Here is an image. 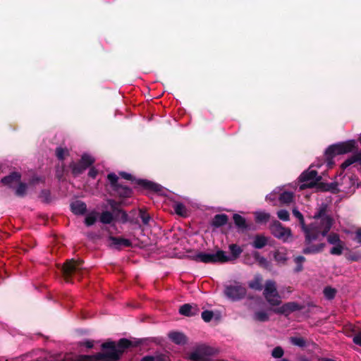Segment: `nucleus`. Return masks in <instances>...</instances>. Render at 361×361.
<instances>
[{
    "label": "nucleus",
    "mask_w": 361,
    "mask_h": 361,
    "mask_svg": "<svg viewBox=\"0 0 361 361\" xmlns=\"http://www.w3.org/2000/svg\"><path fill=\"white\" fill-rule=\"evenodd\" d=\"M326 207H322L317 214L313 217L312 222L309 226H306L302 214L297 209H293V213L300 222L302 228L305 233L306 241L310 243L313 240L319 239L320 236H325L333 224V219L326 214Z\"/></svg>",
    "instance_id": "obj_1"
},
{
    "label": "nucleus",
    "mask_w": 361,
    "mask_h": 361,
    "mask_svg": "<svg viewBox=\"0 0 361 361\" xmlns=\"http://www.w3.org/2000/svg\"><path fill=\"white\" fill-rule=\"evenodd\" d=\"M130 345V342L126 339H121L117 343L106 342L102 345V353L80 356L73 361H117Z\"/></svg>",
    "instance_id": "obj_2"
},
{
    "label": "nucleus",
    "mask_w": 361,
    "mask_h": 361,
    "mask_svg": "<svg viewBox=\"0 0 361 361\" xmlns=\"http://www.w3.org/2000/svg\"><path fill=\"white\" fill-rule=\"evenodd\" d=\"M357 149V143L355 140H350L346 142H340L330 146L325 152L327 159L328 166L330 167L332 164L331 159L339 154H347Z\"/></svg>",
    "instance_id": "obj_3"
},
{
    "label": "nucleus",
    "mask_w": 361,
    "mask_h": 361,
    "mask_svg": "<svg viewBox=\"0 0 361 361\" xmlns=\"http://www.w3.org/2000/svg\"><path fill=\"white\" fill-rule=\"evenodd\" d=\"M193 258L197 262L204 263L226 262L230 260V257L222 250L215 253L199 252Z\"/></svg>",
    "instance_id": "obj_4"
},
{
    "label": "nucleus",
    "mask_w": 361,
    "mask_h": 361,
    "mask_svg": "<svg viewBox=\"0 0 361 361\" xmlns=\"http://www.w3.org/2000/svg\"><path fill=\"white\" fill-rule=\"evenodd\" d=\"M356 181L351 179L350 177H343L342 179V183L338 187V183H331L327 185L324 188V190H329L333 192H343L346 194L352 193L355 191Z\"/></svg>",
    "instance_id": "obj_5"
},
{
    "label": "nucleus",
    "mask_w": 361,
    "mask_h": 361,
    "mask_svg": "<svg viewBox=\"0 0 361 361\" xmlns=\"http://www.w3.org/2000/svg\"><path fill=\"white\" fill-rule=\"evenodd\" d=\"M264 295L271 306L279 305L281 302L280 296L276 290V284L271 281H267L264 290Z\"/></svg>",
    "instance_id": "obj_6"
},
{
    "label": "nucleus",
    "mask_w": 361,
    "mask_h": 361,
    "mask_svg": "<svg viewBox=\"0 0 361 361\" xmlns=\"http://www.w3.org/2000/svg\"><path fill=\"white\" fill-rule=\"evenodd\" d=\"M301 185L300 189L303 190L306 188H312L316 185L320 177L317 175L316 171L311 169V167L302 173L300 176Z\"/></svg>",
    "instance_id": "obj_7"
},
{
    "label": "nucleus",
    "mask_w": 361,
    "mask_h": 361,
    "mask_svg": "<svg viewBox=\"0 0 361 361\" xmlns=\"http://www.w3.org/2000/svg\"><path fill=\"white\" fill-rule=\"evenodd\" d=\"M271 233L278 239L283 242H288L292 238L291 231L289 228L282 226L279 221H274L271 225Z\"/></svg>",
    "instance_id": "obj_8"
},
{
    "label": "nucleus",
    "mask_w": 361,
    "mask_h": 361,
    "mask_svg": "<svg viewBox=\"0 0 361 361\" xmlns=\"http://www.w3.org/2000/svg\"><path fill=\"white\" fill-rule=\"evenodd\" d=\"M245 293V288L238 284L227 286L225 289L226 295L233 300L242 298Z\"/></svg>",
    "instance_id": "obj_9"
},
{
    "label": "nucleus",
    "mask_w": 361,
    "mask_h": 361,
    "mask_svg": "<svg viewBox=\"0 0 361 361\" xmlns=\"http://www.w3.org/2000/svg\"><path fill=\"white\" fill-rule=\"evenodd\" d=\"M82 268L81 262L73 259L68 260L62 267L63 276L68 281V278L75 271Z\"/></svg>",
    "instance_id": "obj_10"
},
{
    "label": "nucleus",
    "mask_w": 361,
    "mask_h": 361,
    "mask_svg": "<svg viewBox=\"0 0 361 361\" xmlns=\"http://www.w3.org/2000/svg\"><path fill=\"white\" fill-rule=\"evenodd\" d=\"M94 159L87 154H84L82 157L80 166H77L75 165L73 166V172L75 174L81 173L84 171L87 166L91 165L94 162Z\"/></svg>",
    "instance_id": "obj_11"
},
{
    "label": "nucleus",
    "mask_w": 361,
    "mask_h": 361,
    "mask_svg": "<svg viewBox=\"0 0 361 361\" xmlns=\"http://www.w3.org/2000/svg\"><path fill=\"white\" fill-rule=\"evenodd\" d=\"M108 180L111 183V185L121 195L123 196H128L131 193V191L128 188H121L117 185L116 183L118 180V177L114 173H110L108 175Z\"/></svg>",
    "instance_id": "obj_12"
},
{
    "label": "nucleus",
    "mask_w": 361,
    "mask_h": 361,
    "mask_svg": "<svg viewBox=\"0 0 361 361\" xmlns=\"http://www.w3.org/2000/svg\"><path fill=\"white\" fill-rule=\"evenodd\" d=\"M108 240L109 245L116 248L129 247L131 245L129 240L123 238L109 237Z\"/></svg>",
    "instance_id": "obj_13"
},
{
    "label": "nucleus",
    "mask_w": 361,
    "mask_h": 361,
    "mask_svg": "<svg viewBox=\"0 0 361 361\" xmlns=\"http://www.w3.org/2000/svg\"><path fill=\"white\" fill-rule=\"evenodd\" d=\"M169 338L171 341L178 345H183L186 343L185 336L180 332L173 331L169 334Z\"/></svg>",
    "instance_id": "obj_14"
},
{
    "label": "nucleus",
    "mask_w": 361,
    "mask_h": 361,
    "mask_svg": "<svg viewBox=\"0 0 361 361\" xmlns=\"http://www.w3.org/2000/svg\"><path fill=\"white\" fill-rule=\"evenodd\" d=\"M299 305L295 302H288L283 305L281 307L276 310L275 311L279 313L288 314L291 312L300 309Z\"/></svg>",
    "instance_id": "obj_15"
},
{
    "label": "nucleus",
    "mask_w": 361,
    "mask_h": 361,
    "mask_svg": "<svg viewBox=\"0 0 361 361\" xmlns=\"http://www.w3.org/2000/svg\"><path fill=\"white\" fill-rule=\"evenodd\" d=\"M358 164L361 166V152L353 154L348 159H347L341 165V168L343 169H347L348 166L354 164Z\"/></svg>",
    "instance_id": "obj_16"
},
{
    "label": "nucleus",
    "mask_w": 361,
    "mask_h": 361,
    "mask_svg": "<svg viewBox=\"0 0 361 361\" xmlns=\"http://www.w3.org/2000/svg\"><path fill=\"white\" fill-rule=\"evenodd\" d=\"M268 243V238L262 235H257L253 238L252 246L256 249L264 247Z\"/></svg>",
    "instance_id": "obj_17"
},
{
    "label": "nucleus",
    "mask_w": 361,
    "mask_h": 361,
    "mask_svg": "<svg viewBox=\"0 0 361 361\" xmlns=\"http://www.w3.org/2000/svg\"><path fill=\"white\" fill-rule=\"evenodd\" d=\"M198 310L195 305L193 306L189 304L183 305L179 309V312L185 316H192L196 314Z\"/></svg>",
    "instance_id": "obj_18"
},
{
    "label": "nucleus",
    "mask_w": 361,
    "mask_h": 361,
    "mask_svg": "<svg viewBox=\"0 0 361 361\" xmlns=\"http://www.w3.org/2000/svg\"><path fill=\"white\" fill-rule=\"evenodd\" d=\"M72 212L75 214H82L86 210V204L81 201H75L71 204Z\"/></svg>",
    "instance_id": "obj_19"
},
{
    "label": "nucleus",
    "mask_w": 361,
    "mask_h": 361,
    "mask_svg": "<svg viewBox=\"0 0 361 361\" xmlns=\"http://www.w3.org/2000/svg\"><path fill=\"white\" fill-rule=\"evenodd\" d=\"M20 176L18 173H13L10 176L5 177L2 181L5 184L13 186L15 184L18 183L20 181Z\"/></svg>",
    "instance_id": "obj_20"
},
{
    "label": "nucleus",
    "mask_w": 361,
    "mask_h": 361,
    "mask_svg": "<svg viewBox=\"0 0 361 361\" xmlns=\"http://www.w3.org/2000/svg\"><path fill=\"white\" fill-rule=\"evenodd\" d=\"M228 220L227 216L225 214L216 215L213 219L212 224L215 226H221L226 224Z\"/></svg>",
    "instance_id": "obj_21"
},
{
    "label": "nucleus",
    "mask_w": 361,
    "mask_h": 361,
    "mask_svg": "<svg viewBox=\"0 0 361 361\" xmlns=\"http://www.w3.org/2000/svg\"><path fill=\"white\" fill-rule=\"evenodd\" d=\"M256 221L265 223L269 221L270 215L265 212H256L255 214Z\"/></svg>",
    "instance_id": "obj_22"
},
{
    "label": "nucleus",
    "mask_w": 361,
    "mask_h": 361,
    "mask_svg": "<svg viewBox=\"0 0 361 361\" xmlns=\"http://www.w3.org/2000/svg\"><path fill=\"white\" fill-rule=\"evenodd\" d=\"M262 278L259 275H256L252 281L249 283V286L255 290H260L262 288Z\"/></svg>",
    "instance_id": "obj_23"
},
{
    "label": "nucleus",
    "mask_w": 361,
    "mask_h": 361,
    "mask_svg": "<svg viewBox=\"0 0 361 361\" xmlns=\"http://www.w3.org/2000/svg\"><path fill=\"white\" fill-rule=\"evenodd\" d=\"M274 259L278 263H283L286 260V252L284 250H278L274 253Z\"/></svg>",
    "instance_id": "obj_24"
},
{
    "label": "nucleus",
    "mask_w": 361,
    "mask_h": 361,
    "mask_svg": "<svg viewBox=\"0 0 361 361\" xmlns=\"http://www.w3.org/2000/svg\"><path fill=\"white\" fill-rule=\"evenodd\" d=\"M293 198V192L284 191L280 195V201L284 204H288L292 202Z\"/></svg>",
    "instance_id": "obj_25"
},
{
    "label": "nucleus",
    "mask_w": 361,
    "mask_h": 361,
    "mask_svg": "<svg viewBox=\"0 0 361 361\" xmlns=\"http://www.w3.org/2000/svg\"><path fill=\"white\" fill-rule=\"evenodd\" d=\"M324 247V243H320L319 245L317 246H310L306 247L304 250V253L305 254H311V253H317L321 252Z\"/></svg>",
    "instance_id": "obj_26"
},
{
    "label": "nucleus",
    "mask_w": 361,
    "mask_h": 361,
    "mask_svg": "<svg viewBox=\"0 0 361 361\" xmlns=\"http://www.w3.org/2000/svg\"><path fill=\"white\" fill-rule=\"evenodd\" d=\"M176 213L181 216H186L188 214L187 209L181 203H176L173 206Z\"/></svg>",
    "instance_id": "obj_27"
},
{
    "label": "nucleus",
    "mask_w": 361,
    "mask_h": 361,
    "mask_svg": "<svg viewBox=\"0 0 361 361\" xmlns=\"http://www.w3.org/2000/svg\"><path fill=\"white\" fill-rule=\"evenodd\" d=\"M235 225L240 228H245L247 227L245 219L238 214L233 216Z\"/></svg>",
    "instance_id": "obj_28"
},
{
    "label": "nucleus",
    "mask_w": 361,
    "mask_h": 361,
    "mask_svg": "<svg viewBox=\"0 0 361 361\" xmlns=\"http://www.w3.org/2000/svg\"><path fill=\"white\" fill-rule=\"evenodd\" d=\"M333 245V247L330 250V253L334 255H340L343 250V243H341Z\"/></svg>",
    "instance_id": "obj_29"
},
{
    "label": "nucleus",
    "mask_w": 361,
    "mask_h": 361,
    "mask_svg": "<svg viewBox=\"0 0 361 361\" xmlns=\"http://www.w3.org/2000/svg\"><path fill=\"white\" fill-rule=\"evenodd\" d=\"M254 319L258 322H265L269 319V314L264 311H259L255 314Z\"/></svg>",
    "instance_id": "obj_30"
},
{
    "label": "nucleus",
    "mask_w": 361,
    "mask_h": 361,
    "mask_svg": "<svg viewBox=\"0 0 361 361\" xmlns=\"http://www.w3.org/2000/svg\"><path fill=\"white\" fill-rule=\"evenodd\" d=\"M253 256L261 266L264 267H267L269 266L268 261L264 257L261 256L257 252H253Z\"/></svg>",
    "instance_id": "obj_31"
},
{
    "label": "nucleus",
    "mask_w": 361,
    "mask_h": 361,
    "mask_svg": "<svg viewBox=\"0 0 361 361\" xmlns=\"http://www.w3.org/2000/svg\"><path fill=\"white\" fill-rule=\"evenodd\" d=\"M112 219V214L109 212H103L100 216V221L104 224H109Z\"/></svg>",
    "instance_id": "obj_32"
},
{
    "label": "nucleus",
    "mask_w": 361,
    "mask_h": 361,
    "mask_svg": "<svg viewBox=\"0 0 361 361\" xmlns=\"http://www.w3.org/2000/svg\"><path fill=\"white\" fill-rule=\"evenodd\" d=\"M229 249L235 258L238 257L243 252L242 249L235 244L231 245Z\"/></svg>",
    "instance_id": "obj_33"
},
{
    "label": "nucleus",
    "mask_w": 361,
    "mask_h": 361,
    "mask_svg": "<svg viewBox=\"0 0 361 361\" xmlns=\"http://www.w3.org/2000/svg\"><path fill=\"white\" fill-rule=\"evenodd\" d=\"M97 220V214L95 213L89 214L85 218V224L87 226H92Z\"/></svg>",
    "instance_id": "obj_34"
},
{
    "label": "nucleus",
    "mask_w": 361,
    "mask_h": 361,
    "mask_svg": "<svg viewBox=\"0 0 361 361\" xmlns=\"http://www.w3.org/2000/svg\"><path fill=\"white\" fill-rule=\"evenodd\" d=\"M142 361H166L163 355L146 356L142 359Z\"/></svg>",
    "instance_id": "obj_35"
},
{
    "label": "nucleus",
    "mask_w": 361,
    "mask_h": 361,
    "mask_svg": "<svg viewBox=\"0 0 361 361\" xmlns=\"http://www.w3.org/2000/svg\"><path fill=\"white\" fill-rule=\"evenodd\" d=\"M290 342L292 344L300 347H302L305 344V340L300 337H293L290 338Z\"/></svg>",
    "instance_id": "obj_36"
},
{
    "label": "nucleus",
    "mask_w": 361,
    "mask_h": 361,
    "mask_svg": "<svg viewBox=\"0 0 361 361\" xmlns=\"http://www.w3.org/2000/svg\"><path fill=\"white\" fill-rule=\"evenodd\" d=\"M328 242L331 245L342 243L339 238V236L336 233H333L329 235Z\"/></svg>",
    "instance_id": "obj_37"
},
{
    "label": "nucleus",
    "mask_w": 361,
    "mask_h": 361,
    "mask_svg": "<svg viewBox=\"0 0 361 361\" xmlns=\"http://www.w3.org/2000/svg\"><path fill=\"white\" fill-rule=\"evenodd\" d=\"M68 154V151L66 149L57 148L56 156L60 159H63Z\"/></svg>",
    "instance_id": "obj_38"
},
{
    "label": "nucleus",
    "mask_w": 361,
    "mask_h": 361,
    "mask_svg": "<svg viewBox=\"0 0 361 361\" xmlns=\"http://www.w3.org/2000/svg\"><path fill=\"white\" fill-rule=\"evenodd\" d=\"M278 217L283 221H288L289 220V214L288 211L285 209L279 210L277 212Z\"/></svg>",
    "instance_id": "obj_39"
},
{
    "label": "nucleus",
    "mask_w": 361,
    "mask_h": 361,
    "mask_svg": "<svg viewBox=\"0 0 361 361\" xmlns=\"http://www.w3.org/2000/svg\"><path fill=\"white\" fill-rule=\"evenodd\" d=\"M324 295L328 299H331L335 296L336 290L331 288H326L324 290Z\"/></svg>",
    "instance_id": "obj_40"
},
{
    "label": "nucleus",
    "mask_w": 361,
    "mask_h": 361,
    "mask_svg": "<svg viewBox=\"0 0 361 361\" xmlns=\"http://www.w3.org/2000/svg\"><path fill=\"white\" fill-rule=\"evenodd\" d=\"M271 355L275 358H280L283 355V350L281 347H276L272 350Z\"/></svg>",
    "instance_id": "obj_41"
},
{
    "label": "nucleus",
    "mask_w": 361,
    "mask_h": 361,
    "mask_svg": "<svg viewBox=\"0 0 361 361\" xmlns=\"http://www.w3.org/2000/svg\"><path fill=\"white\" fill-rule=\"evenodd\" d=\"M213 315L214 314L212 312L206 310L202 312V318L204 322H208L212 319Z\"/></svg>",
    "instance_id": "obj_42"
},
{
    "label": "nucleus",
    "mask_w": 361,
    "mask_h": 361,
    "mask_svg": "<svg viewBox=\"0 0 361 361\" xmlns=\"http://www.w3.org/2000/svg\"><path fill=\"white\" fill-rule=\"evenodd\" d=\"M304 261L305 258L302 256L297 257L295 259V263L298 264V267H297V271H300L302 269V264Z\"/></svg>",
    "instance_id": "obj_43"
},
{
    "label": "nucleus",
    "mask_w": 361,
    "mask_h": 361,
    "mask_svg": "<svg viewBox=\"0 0 361 361\" xmlns=\"http://www.w3.org/2000/svg\"><path fill=\"white\" fill-rule=\"evenodd\" d=\"M142 183L144 185L154 190H159V185H157V184H154V183H149V182H145V181H142Z\"/></svg>",
    "instance_id": "obj_44"
},
{
    "label": "nucleus",
    "mask_w": 361,
    "mask_h": 361,
    "mask_svg": "<svg viewBox=\"0 0 361 361\" xmlns=\"http://www.w3.org/2000/svg\"><path fill=\"white\" fill-rule=\"evenodd\" d=\"M353 342L357 345H361V332H359L354 336Z\"/></svg>",
    "instance_id": "obj_45"
},
{
    "label": "nucleus",
    "mask_w": 361,
    "mask_h": 361,
    "mask_svg": "<svg viewBox=\"0 0 361 361\" xmlns=\"http://www.w3.org/2000/svg\"><path fill=\"white\" fill-rule=\"evenodd\" d=\"M25 185L20 184L16 192L18 195H23L25 191Z\"/></svg>",
    "instance_id": "obj_46"
},
{
    "label": "nucleus",
    "mask_w": 361,
    "mask_h": 361,
    "mask_svg": "<svg viewBox=\"0 0 361 361\" xmlns=\"http://www.w3.org/2000/svg\"><path fill=\"white\" fill-rule=\"evenodd\" d=\"M141 218L142 219V221L145 224H148L149 222V216L145 214H142L141 215Z\"/></svg>",
    "instance_id": "obj_47"
},
{
    "label": "nucleus",
    "mask_w": 361,
    "mask_h": 361,
    "mask_svg": "<svg viewBox=\"0 0 361 361\" xmlns=\"http://www.w3.org/2000/svg\"><path fill=\"white\" fill-rule=\"evenodd\" d=\"M120 175L124 178L125 179H127V180H131L132 179V176L129 173H125V172H121L120 173Z\"/></svg>",
    "instance_id": "obj_48"
},
{
    "label": "nucleus",
    "mask_w": 361,
    "mask_h": 361,
    "mask_svg": "<svg viewBox=\"0 0 361 361\" xmlns=\"http://www.w3.org/2000/svg\"><path fill=\"white\" fill-rule=\"evenodd\" d=\"M97 174V171L94 169H91L90 171H89V176L92 178H95Z\"/></svg>",
    "instance_id": "obj_49"
},
{
    "label": "nucleus",
    "mask_w": 361,
    "mask_h": 361,
    "mask_svg": "<svg viewBox=\"0 0 361 361\" xmlns=\"http://www.w3.org/2000/svg\"><path fill=\"white\" fill-rule=\"evenodd\" d=\"M356 239L357 240L361 243V229H358L356 231Z\"/></svg>",
    "instance_id": "obj_50"
},
{
    "label": "nucleus",
    "mask_w": 361,
    "mask_h": 361,
    "mask_svg": "<svg viewBox=\"0 0 361 361\" xmlns=\"http://www.w3.org/2000/svg\"><path fill=\"white\" fill-rule=\"evenodd\" d=\"M85 345L86 347H87L88 348H91L92 346H93V344L91 341H86L85 343Z\"/></svg>",
    "instance_id": "obj_51"
},
{
    "label": "nucleus",
    "mask_w": 361,
    "mask_h": 361,
    "mask_svg": "<svg viewBox=\"0 0 361 361\" xmlns=\"http://www.w3.org/2000/svg\"><path fill=\"white\" fill-rule=\"evenodd\" d=\"M322 361H334V360H331V359H324Z\"/></svg>",
    "instance_id": "obj_52"
},
{
    "label": "nucleus",
    "mask_w": 361,
    "mask_h": 361,
    "mask_svg": "<svg viewBox=\"0 0 361 361\" xmlns=\"http://www.w3.org/2000/svg\"><path fill=\"white\" fill-rule=\"evenodd\" d=\"M271 196H272V194H269V195L267 196V199H271Z\"/></svg>",
    "instance_id": "obj_53"
}]
</instances>
